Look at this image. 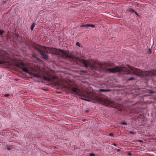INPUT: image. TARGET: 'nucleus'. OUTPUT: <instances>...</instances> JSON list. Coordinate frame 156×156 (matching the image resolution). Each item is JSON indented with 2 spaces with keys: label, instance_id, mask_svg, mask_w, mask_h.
<instances>
[{
  "label": "nucleus",
  "instance_id": "f257e3e1",
  "mask_svg": "<svg viewBox=\"0 0 156 156\" xmlns=\"http://www.w3.org/2000/svg\"><path fill=\"white\" fill-rule=\"evenodd\" d=\"M49 53L53 55H58L63 58H73V56L69 54V51L63 50L61 49H57L53 48L46 47Z\"/></svg>",
  "mask_w": 156,
  "mask_h": 156
},
{
  "label": "nucleus",
  "instance_id": "f03ea898",
  "mask_svg": "<svg viewBox=\"0 0 156 156\" xmlns=\"http://www.w3.org/2000/svg\"><path fill=\"white\" fill-rule=\"evenodd\" d=\"M129 68L133 71V74L140 76H146L151 77L152 76L156 75V69L150 71H143L138 69L129 66Z\"/></svg>",
  "mask_w": 156,
  "mask_h": 156
},
{
  "label": "nucleus",
  "instance_id": "7ed1b4c3",
  "mask_svg": "<svg viewBox=\"0 0 156 156\" xmlns=\"http://www.w3.org/2000/svg\"><path fill=\"white\" fill-rule=\"evenodd\" d=\"M82 62L86 68H89V69L92 70H98V66L97 65L101 66L103 65L102 63L97 62L94 61H89L85 60H83Z\"/></svg>",
  "mask_w": 156,
  "mask_h": 156
},
{
  "label": "nucleus",
  "instance_id": "20e7f679",
  "mask_svg": "<svg viewBox=\"0 0 156 156\" xmlns=\"http://www.w3.org/2000/svg\"><path fill=\"white\" fill-rule=\"evenodd\" d=\"M36 48L44 59H48V55L45 54L46 53H48L46 47L39 45L36 47Z\"/></svg>",
  "mask_w": 156,
  "mask_h": 156
},
{
  "label": "nucleus",
  "instance_id": "39448f33",
  "mask_svg": "<svg viewBox=\"0 0 156 156\" xmlns=\"http://www.w3.org/2000/svg\"><path fill=\"white\" fill-rule=\"evenodd\" d=\"M71 91L73 92V94H78L80 96H81L80 95V91L79 89L73 87L71 88ZM81 96L86 98H89V93H87L86 94H84L83 96Z\"/></svg>",
  "mask_w": 156,
  "mask_h": 156
},
{
  "label": "nucleus",
  "instance_id": "423d86ee",
  "mask_svg": "<svg viewBox=\"0 0 156 156\" xmlns=\"http://www.w3.org/2000/svg\"><path fill=\"white\" fill-rule=\"evenodd\" d=\"M103 102L106 105H110L114 108H117L116 103L115 102H112L107 99H105L103 100Z\"/></svg>",
  "mask_w": 156,
  "mask_h": 156
},
{
  "label": "nucleus",
  "instance_id": "0eeeda50",
  "mask_svg": "<svg viewBox=\"0 0 156 156\" xmlns=\"http://www.w3.org/2000/svg\"><path fill=\"white\" fill-rule=\"evenodd\" d=\"M123 67H122L117 66L112 69H107L110 73H115L116 72H121L122 71Z\"/></svg>",
  "mask_w": 156,
  "mask_h": 156
},
{
  "label": "nucleus",
  "instance_id": "6e6552de",
  "mask_svg": "<svg viewBox=\"0 0 156 156\" xmlns=\"http://www.w3.org/2000/svg\"><path fill=\"white\" fill-rule=\"evenodd\" d=\"M25 64L23 62H21L19 65V67L23 71L26 73L30 74V72H29L27 68L25 67Z\"/></svg>",
  "mask_w": 156,
  "mask_h": 156
},
{
  "label": "nucleus",
  "instance_id": "1a4fd4ad",
  "mask_svg": "<svg viewBox=\"0 0 156 156\" xmlns=\"http://www.w3.org/2000/svg\"><path fill=\"white\" fill-rule=\"evenodd\" d=\"M111 91V89H100L99 90V91L101 92H109Z\"/></svg>",
  "mask_w": 156,
  "mask_h": 156
},
{
  "label": "nucleus",
  "instance_id": "9d476101",
  "mask_svg": "<svg viewBox=\"0 0 156 156\" xmlns=\"http://www.w3.org/2000/svg\"><path fill=\"white\" fill-rule=\"evenodd\" d=\"M2 58V55H0V65L5 64V62L4 61H2L1 59Z\"/></svg>",
  "mask_w": 156,
  "mask_h": 156
},
{
  "label": "nucleus",
  "instance_id": "9b49d317",
  "mask_svg": "<svg viewBox=\"0 0 156 156\" xmlns=\"http://www.w3.org/2000/svg\"><path fill=\"white\" fill-rule=\"evenodd\" d=\"M56 76H54L53 77V79H51L50 78H47V77H46V80H47L48 81H52V80H54V79H55L56 78Z\"/></svg>",
  "mask_w": 156,
  "mask_h": 156
},
{
  "label": "nucleus",
  "instance_id": "f8f14e48",
  "mask_svg": "<svg viewBox=\"0 0 156 156\" xmlns=\"http://www.w3.org/2000/svg\"><path fill=\"white\" fill-rule=\"evenodd\" d=\"M88 24H84V23H82L80 25V27H88Z\"/></svg>",
  "mask_w": 156,
  "mask_h": 156
},
{
  "label": "nucleus",
  "instance_id": "ddd939ff",
  "mask_svg": "<svg viewBox=\"0 0 156 156\" xmlns=\"http://www.w3.org/2000/svg\"><path fill=\"white\" fill-rule=\"evenodd\" d=\"M128 11L132 13H134L135 12L134 10L132 8H129L128 9Z\"/></svg>",
  "mask_w": 156,
  "mask_h": 156
},
{
  "label": "nucleus",
  "instance_id": "4468645a",
  "mask_svg": "<svg viewBox=\"0 0 156 156\" xmlns=\"http://www.w3.org/2000/svg\"><path fill=\"white\" fill-rule=\"evenodd\" d=\"M33 75L34 76L36 77L37 78H39L40 77V76L39 74H36V73H34Z\"/></svg>",
  "mask_w": 156,
  "mask_h": 156
},
{
  "label": "nucleus",
  "instance_id": "2eb2a0df",
  "mask_svg": "<svg viewBox=\"0 0 156 156\" xmlns=\"http://www.w3.org/2000/svg\"><path fill=\"white\" fill-rule=\"evenodd\" d=\"M34 27H35V24H34V23L31 26V28H30V29H31V30H33L34 29Z\"/></svg>",
  "mask_w": 156,
  "mask_h": 156
},
{
  "label": "nucleus",
  "instance_id": "dca6fc26",
  "mask_svg": "<svg viewBox=\"0 0 156 156\" xmlns=\"http://www.w3.org/2000/svg\"><path fill=\"white\" fill-rule=\"evenodd\" d=\"M126 72H127L126 74H131V71H130V70L128 69H127L126 70Z\"/></svg>",
  "mask_w": 156,
  "mask_h": 156
},
{
  "label": "nucleus",
  "instance_id": "f3484780",
  "mask_svg": "<svg viewBox=\"0 0 156 156\" xmlns=\"http://www.w3.org/2000/svg\"><path fill=\"white\" fill-rule=\"evenodd\" d=\"M88 27H91L92 28H94L95 27V26L93 24H88Z\"/></svg>",
  "mask_w": 156,
  "mask_h": 156
},
{
  "label": "nucleus",
  "instance_id": "a211bd4d",
  "mask_svg": "<svg viewBox=\"0 0 156 156\" xmlns=\"http://www.w3.org/2000/svg\"><path fill=\"white\" fill-rule=\"evenodd\" d=\"M4 31L2 30H0V35H2L4 33Z\"/></svg>",
  "mask_w": 156,
  "mask_h": 156
},
{
  "label": "nucleus",
  "instance_id": "6ab92c4d",
  "mask_svg": "<svg viewBox=\"0 0 156 156\" xmlns=\"http://www.w3.org/2000/svg\"><path fill=\"white\" fill-rule=\"evenodd\" d=\"M134 77H131L130 78H129L128 80H129V81H130V80H134Z\"/></svg>",
  "mask_w": 156,
  "mask_h": 156
},
{
  "label": "nucleus",
  "instance_id": "aec40b11",
  "mask_svg": "<svg viewBox=\"0 0 156 156\" xmlns=\"http://www.w3.org/2000/svg\"><path fill=\"white\" fill-rule=\"evenodd\" d=\"M149 92L150 94H153L154 93V92L152 90H150L149 91Z\"/></svg>",
  "mask_w": 156,
  "mask_h": 156
},
{
  "label": "nucleus",
  "instance_id": "412c9836",
  "mask_svg": "<svg viewBox=\"0 0 156 156\" xmlns=\"http://www.w3.org/2000/svg\"><path fill=\"white\" fill-rule=\"evenodd\" d=\"M120 124H121L124 125H127V123H126L125 122H120Z\"/></svg>",
  "mask_w": 156,
  "mask_h": 156
},
{
  "label": "nucleus",
  "instance_id": "4be33fe9",
  "mask_svg": "<svg viewBox=\"0 0 156 156\" xmlns=\"http://www.w3.org/2000/svg\"><path fill=\"white\" fill-rule=\"evenodd\" d=\"M76 45L78 46L79 47H80V44L79 42H77Z\"/></svg>",
  "mask_w": 156,
  "mask_h": 156
},
{
  "label": "nucleus",
  "instance_id": "5701e85b",
  "mask_svg": "<svg viewBox=\"0 0 156 156\" xmlns=\"http://www.w3.org/2000/svg\"><path fill=\"white\" fill-rule=\"evenodd\" d=\"M84 100L87 101L88 102H90V100L89 99H84Z\"/></svg>",
  "mask_w": 156,
  "mask_h": 156
},
{
  "label": "nucleus",
  "instance_id": "b1692460",
  "mask_svg": "<svg viewBox=\"0 0 156 156\" xmlns=\"http://www.w3.org/2000/svg\"><path fill=\"white\" fill-rule=\"evenodd\" d=\"M9 94H5V95H4L5 97H9Z\"/></svg>",
  "mask_w": 156,
  "mask_h": 156
},
{
  "label": "nucleus",
  "instance_id": "393cba45",
  "mask_svg": "<svg viewBox=\"0 0 156 156\" xmlns=\"http://www.w3.org/2000/svg\"><path fill=\"white\" fill-rule=\"evenodd\" d=\"M90 156H95V155L94 154L92 153V154H90Z\"/></svg>",
  "mask_w": 156,
  "mask_h": 156
},
{
  "label": "nucleus",
  "instance_id": "a878e982",
  "mask_svg": "<svg viewBox=\"0 0 156 156\" xmlns=\"http://www.w3.org/2000/svg\"><path fill=\"white\" fill-rule=\"evenodd\" d=\"M7 150H10L12 149V148L11 147H8L7 148Z\"/></svg>",
  "mask_w": 156,
  "mask_h": 156
},
{
  "label": "nucleus",
  "instance_id": "bb28decb",
  "mask_svg": "<svg viewBox=\"0 0 156 156\" xmlns=\"http://www.w3.org/2000/svg\"><path fill=\"white\" fill-rule=\"evenodd\" d=\"M151 50L150 48L149 49V53L150 54H151Z\"/></svg>",
  "mask_w": 156,
  "mask_h": 156
},
{
  "label": "nucleus",
  "instance_id": "cd10ccee",
  "mask_svg": "<svg viewBox=\"0 0 156 156\" xmlns=\"http://www.w3.org/2000/svg\"><path fill=\"white\" fill-rule=\"evenodd\" d=\"M134 13L136 14V16H139L138 13L136 12H135Z\"/></svg>",
  "mask_w": 156,
  "mask_h": 156
},
{
  "label": "nucleus",
  "instance_id": "c85d7f7f",
  "mask_svg": "<svg viewBox=\"0 0 156 156\" xmlns=\"http://www.w3.org/2000/svg\"><path fill=\"white\" fill-rule=\"evenodd\" d=\"M109 135L110 136H113V134L112 133H109Z\"/></svg>",
  "mask_w": 156,
  "mask_h": 156
},
{
  "label": "nucleus",
  "instance_id": "c756f323",
  "mask_svg": "<svg viewBox=\"0 0 156 156\" xmlns=\"http://www.w3.org/2000/svg\"><path fill=\"white\" fill-rule=\"evenodd\" d=\"M80 99H81L82 100H84V99H85L86 98H80Z\"/></svg>",
  "mask_w": 156,
  "mask_h": 156
},
{
  "label": "nucleus",
  "instance_id": "7c9ffc66",
  "mask_svg": "<svg viewBox=\"0 0 156 156\" xmlns=\"http://www.w3.org/2000/svg\"><path fill=\"white\" fill-rule=\"evenodd\" d=\"M130 133L132 134H133V133L132 132H130Z\"/></svg>",
  "mask_w": 156,
  "mask_h": 156
},
{
  "label": "nucleus",
  "instance_id": "2f4dec72",
  "mask_svg": "<svg viewBox=\"0 0 156 156\" xmlns=\"http://www.w3.org/2000/svg\"><path fill=\"white\" fill-rule=\"evenodd\" d=\"M139 141V142H142V141H141V140H140Z\"/></svg>",
  "mask_w": 156,
  "mask_h": 156
},
{
  "label": "nucleus",
  "instance_id": "473e14b6",
  "mask_svg": "<svg viewBox=\"0 0 156 156\" xmlns=\"http://www.w3.org/2000/svg\"><path fill=\"white\" fill-rule=\"evenodd\" d=\"M100 69H101V67H100Z\"/></svg>",
  "mask_w": 156,
  "mask_h": 156
},
{
  "label": "nucleus",
  "instance_id": "72a5a7b5",
  "mask_svg": "<svg viewBox=\"0 0 156 156\" xmlns=\"http://www.w3.org/2000/svg\"><path fill=\"white\" fill-rule=\"evenodd\" d=\"M76 59H78V58H76Z\"/></svg>",
  "mask_w": 156,
  "mask_h": 156
},
{
  "label": "nucleus",
  "instance_id": "f704fd0d",
  "mask_svg": "<svg viewBox=\"0 0 156 156\" xmlns=\"http://www.w3.org/2000/svg\"><path fill=\"white\" fill-rule=\"evenodd\" d=\"M114 146H115L116 145H115V144H114Z\"/></svg>",
  "mask_w": 156,
  "mask_h": 156
}]
</instances>
